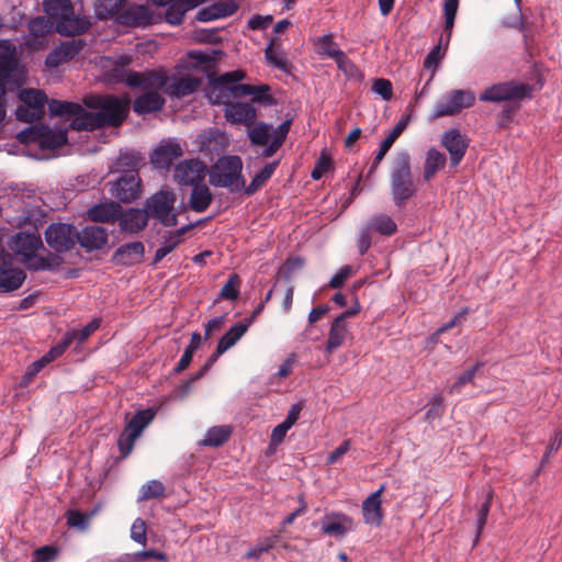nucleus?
<instances>
[{
  "mask_svg": "<svg viewBox=\"0 0 562 562\" xmlns=\"http://www.w3.org/2000/svg\"><path fill=\"white\" fill-rule=\"evenodd\" d=\"M246 77V72L241 69L225 72L221 76H210L209 86L206 88V97L212 104L233 103V100L247 95L252 97L254 102L272 104L273 98L269 94L270 87L268 85L252 86L249 83H240Z\"/></svg>",
  "mask_w": 562,
  "mask_h": 562,
  "instance_id": "1",
  "label": "nucleus"
},
{
  "mask_svg": "<svg viewBox=\"0 0 562 562\" xmlns=\"http://www.w3.org/2000/svg\"><path fill=\"white\" fill-rule=\"evenodd\" d=\"M82 101L87 108L97 110L94 114L100 123V128L121 126L130 113L131 100L128 97L89 94Z\"/></svg>",
  "mask_w": 562,
  "mask_h": 562,
  "instance_id": "2",
  "label": "nucleus"
},
{
  "mask_svg": "<svg viewBox=\"0 0 562 562\" xmlns=\"http://www.w3.org/2000/svg\"><path fill=\"white\" fill-rule=\"evenodd\" d=\"M390 188L394 204L402 207L417 191L415 186L411 156L407 151H400L394 156L391 172Z\"/></svg>",
  "mask_w": 562,
  "mask_h": 562,
  "instance_id": "3",
  "label": "nucleus"
},
{
  "mask_svg": "<svg viewBox=\"0 0 562 562\" xmlns=\"http://www.w3.org/2000/svg\"><path fill=\"white\" fill-rule=\"evenodd\" d=\"M209 181L213 187L225 188L232 193L240 192L245 188L241 158L235 155L218 158L210 169Z\"/></svg>",
  "mask_w": 562,
  "mask_h": 562,
  "instance_id": "4",
  "label": "nucleus"
},
{
  "mask_svg": "<svg viewBox=\"0 0 562 562\" xmlns=\"http://www.w3.org/2000/svg\"><path fill=\"white\" fill-rule=\"evenodd\" d=\"M177 195L171 189H161L145 201V209L149 218L158 221L165 227H173L178 224L179 213L175 204Z\"/></svg>",
  "mask_w": 562,
  "mask_h": 562,
  "instance_id": "5",
  "label": "nucleus"
},
{
  "mask_svg": "<svg viewBox=\"0 0 562 562\" xmlns=\"http://www.w3.org/2000/svg\"><path fill=\"white\" fill-rule=\"evenodd\" d=\"M532 87L528 83L506 81L486 88L479 97L484 102L520 101L530 98Z\"/></svg>",
  "mask_w": 562,
  "mask_h": 562,
  "instance_id": "6",
  "label": "nucleus"
},
{
  "mask_svg": "<svg viewBox=\"0 0 562 562\" xmlns=\"http://www.w3.org/2000/svg\"><path fill=\"white\" fill-rule=\"evenodd\" d=\"M475 102V94L471 90L456 89L448 92L445 99L435 104L431 119H440L443 116H453L459 114L463 109L471 108Z\"/></svg>",
  "mask_w": 562,
  "mask_h": 562,
  "instance_id": "7",
  "label": "nucleus"
},
{
  "mask_svg": "<svg viewBox=\"0 0 562 562\" xmlns=\"http://www.w3.org/2000/svg\"><path fill=\"white\" fill-rule=\"evenodd\" d=\"M47 245L57 254L71 250L77 244V229L71 224L52 223L45 229Z\"/></svg>",
  "mask_w": 562,
  "mask_h": 562,
  "instance_id": "8",
  "label": "nucleus"
},
{
  "mask_svg": "<svg viewBox=\"0 0 562 562\" xmlns=\"http://www.w3.org/2000/svg\"><path fill=\"white\" fill-rule=\"evenodd\" d=\"M170 76L164 67L146 69L136 72L131 78V88H142L145 91H157L165 93Z\"/></svg>",
  "mask_w": 562,
  "mask_h": 562,
  "instance_id": "9",
  "label": "nucleus"
},
{
  "mask_svg": "<svg viewBox=\"0 0 562 562\" xmlns=\"http://www.w3.org/2000/svg\"><path fill=\"white\" fill-rule=\"evenodd\" d=\"M29 35L24 37L23 44L32 50L45 47L47 35L55 30L54 21L46 16H36L27 23Z\"/></svg>",
  "mask_w": 562,
  "mask_h": 562,
  "instance_id": "10",
  "label": "nucleus"
},
{
  "mask_svg": "<svg viewBox=\"0 0 562 562\" xmlns=\"http://www.w3.org/2000/svg\"><path fill=\"white\" fill-rule=\"evenodd\" d=\"M85 46L86 42L81 38L64 41L47 54L45 58V66L50 69L57 68L58 66L74 59Z\"/></svg>",
  "mask_w": 562,
  "mask_h": 562,
  "instance_id": "11",
  "label": "nucleus"
},
{
  "mask_svg": "<svg viewBox=\"0 0 562 562\" xmlns=\"http://www.w3.org/2000/svg\"><path fill=\"white\" fill-rule=\"evenodd\" d=\"M360 311V305L358 301L356 302L355 306L351 308L342 312L338 317L334 319L331 323L329 333H328V339L325 346V350L328 355H331L336 349L341 347L344 345L345 338L347 336L348 329L346 319L355 316Z\"/></svg>",
  "mask_w": 562,
  "mask_h": 562,
  "instance_id": "12",
  "label": "nucleus"
},
{
  "mask_svg": "<svg viewBox=\"0 0 562 562\" xmlns=\"http://www.w3.org/2000/svg\"><path fill=\"white\" fill-rule=\"evenodd\" d=\"M134 61L132 55H121L116 58H106L108 67L105 78L112 83H124L131 88V78L137 71L131 70L128 67Z\"/></svg>",
  "mask_w": 562,
  "mask_h": 562,
  "instance_id": "13",
  "label": "nucleus"
},
{
  "mask_svg": "<svg viewBox=\"0 0 562 562\" xmlns=\"http://www.w3.org/2000/svg\"><path fill=\"white\" fill-rule=\"evenodd\" d=\"M205 177V166L199 159L179 162L175 168L173 178L181 186H196Z\"/></svg>",
  "mask_w": 562,
  "mask_h": 562,
  "instance_id": "14",
  "label": "nucleus"
},
{
  "mask_svg": "<svg viewBox=\"0 0 562 562\" xmlns=\"http://www.w3.org/2000/svg\"><path fill=\"white\" fill-rule=\"evenodd\" d=\"M183 155L182 147L176 139L161 142L151 153L150 162L155 168L169 169Z\"/></svg>",
  "mask_w": 562,
  "mask_h": 562,
  "instance_id": "15",
  "label": "nucleus"
},
{
  "mask_svg": "<svg viewBox=\"0 0 562 562\" xmlns=\"http://www.w3.org/2000/svg\"><path fill=\"white\" fill-rule=\"evenodd\" d=\"M321 524L323 533L338 539L344 538L348 532L355 529L353 519L340 512H333L325 515Z\"/></svg>",
  "mask_w": 562,
  "mask_h": 562,
  "instance_id": "16",
  "label": "nucleus"
},
{
  "mask_svg": "<svg viewBox=\"0 0 562 562\" xmlns=\"http://www.w3.org/2000/svg\"><path fill=\"white\" fill-rule=\"evenodd\" d=\"M117 23L126 26H147L154 23V12L145 4H125Z\"/></svg>",
  "mask_w": 562,
  "mask_h": 562,
  "instance_id": "17",
  "label": "nucleus"
},
{
  "mask_svg": "<svg viewBox=\"0 0 562 562\" xmlns=\"http://www.w3.org/2000/svg\"><path fill=\"white\" fill-rule=\"evenodd\" d=\"M385 485L382 484L375 492L370 494L361 505L363 520L367 525L379 527L384 519L382 509V494Z\"/></svg>",
  "mask_w": 562,
  "mask_h": 562,
  "instance_id": "18",
  "label": "nucleus"
},
{
  "mask_svg": "<svg viewBox=\"0 0 562 562\" xmlns=\"http://www.w3.org/2000/svg\"><path fill=\"white\" fill-rule=\"evenodd\" d=\"M441 145L450 155V165L457 167L465 155L469 142L458 130H449L442 134Z\"/></svg>",
  "mask_w": 562,
  "mask_h": 562,
  "instance_id": "19",
  "label": "nucleus"
},
{
  "mask_svg": "<svg viewBox=\"0 0 562 562\" xmlns=\"http://www.w3.org/2000/svg\"><path fill=\"white\" fill-rule=\"evenodd\" d=\"M251 102H233L224 109L225 119L232 124L251 126L257 119V110Z\"/></svg>",
  "mask_w": 562,
  "mask_h": 562,
  "instance_id": "20",
  "label": "nucleus"
},
{
  "mask_svg": "<svg viewBox=\"0 0 562 562\" xmlns=\"http://www.w3.org/2000/svg\"><path fill=\"white\" fill-rule=\"evenodd\" d=\"M19 59L16 47L9 40L0 41V85L5 86L16 71Z\"/></svg>",
  "mask_w": 562,
  "mask_h": 562,
  "instance_id": "21",
  "label": "nucleus"
},
{
  "mask_svg": "<svg viewBox=\"0 0 562 562\" xmlns=\"http://www.w3.org/2000/svg\"><path fill=\"white\" fill-rule=\"evenodd\" d=\"M202 85V79L193 76L172 75L166 87L165 94L171 98H184L194 93Z\"/></svg>",
  "mask_w": 562,
  "mask_h": 562,
  "instance_id": "22",
  "label": "nucleus"
},
{
  "mask_svg": "<svg viewBox=\"0 0 562 562\" xmlns=\"http://www.w3.org/2000/svg\"><path fill=\"white\" fill-rule=\"evenodd\" d=\"M112 193L125 203L136 200L140 193V180L137 173H126L120 177L113 183Z\"/></svg>",
  "mask_w": 562,
  "mask_h": 562,
  "instance_id": "23",
  "label": "nucleus"
},
{
  "mask_svg": "<svg viewBox=\"0 0 562 562\" xmlns=\"http://www.w3.org/2000/svg\"><path fill=\"white\" fill-rule=\"evenodd\" d=\"M77 243H79V245L87 251H92L105 246L109 233L108 229L102 226L90 225L86 226L82 231L77 232Z\"/></svg>",
  "mask_w": 562,
  "mask_h": 562,
  "instance_id": "24",
  "label": "nucleus"
},
{
  "mask_svg": "<svg viewBox=\"0 0 562 562\" xmlns=\"http://www.w3.org/2000/svg\"><path fill=\"white\" fill-rule=\"evenodd\" d=\"M54 26L56 32L60 35L75 38L74 36L80 35L89 29L90 22L86 19L76 16L72 9L71 13H67L66 16L60 18L58 21H54Z\"/></svg>",
  "mask_w": 562,
  "mask_h": 562,
  "instance_id": "25",
  "label": "nucleus"
},
{
  "mask_svg": "<svg viewBox=\"0 0 562 562\" xmlns=\"http://www.w3.org/2000/svg\"><path fill=\"white\" fill-rule=\"evenodd\" d=\"M144 254L145 247L142 241L127 243L115 250L113 260L123 266H133L142 262Z\"/></svg>",
  "mask_w": 562,
  "mask_h": 562,
  "instance_id": "26",
  "label": "nucleus"
},
{
  "mask_svg": "<svg viewBox=\"0 0 562 562\" xmlns=\"http://www.w3.org/2000/svg\"><path fill=\"white\" fill-rule=\"evenodd\" d=\"M165 98L157 91H145L133 103V110L138 115L160 111L165 106Z\"/></svg>",
  "mask_w": 562,
  "mask_h": 562,
  "instance_id": "27",
  "label": "nucleus"
},
{
  "mask_svg": "<svg viewBox=\"0 0 562 562\" xmlns=\"http://www.w3.org/2000/svg\"><path fill=\"white\" fill-rule=\"evenodd\" d=\"M43 247L42 238L38 234L32 233H19L11 245V249L14 250L18 255L22 256V259L31 256L36 252L40 248Z\"/></svg>",
  "mask_w": 562,
  "mask_h": 562,
  "instance_id": "28",
  "label": "nucleus"
},
{
  "mask_svg": "<svg viewBox=\"0 0 562 562\" xmlns=\"http://www.w3.org/2000/svg\"><path fill=\"white\" fill-rule=\"evenodd\" d=\"M149 221L148 213L146 209H131L126 211L120 221V225L122 231L135 234L143 231Z\"/></svg>",
  "mask_w": 562,
  "mask_h": 562,
  "instance_id": "29",
  "label": "nucleus"
},
{
  "mask_svg": "<svg viewBox=\"0 0 562 562\" xmlns=\"http://www.w3.org/2000/svg\"><path fill=\"white\" fill-rule=\"evenodd\" d=\"M61 262V257L53 252H48L46 256H40L34 252L22 259V263L30 271H50L59 267Z\"/></svg>",
  "mask_w": 562,
  "mask_h": 562,
  "instance_id": "30",
  "label": "nucleus"
},
{
  "mask_svg": "<svg viewBox=\"0 0 562 562\" xmlns=\"http://www.w3.org/2000/svg\"><path fill=\"white\" fill-rule=\"evenodd\" d=\"M213 201V194L210 188L204 183H199L192 187L189 199V206L196 213H202L209 209Z\"/></svg>",
  "mask_w": 562,
  "mask_h": 562,
  "instance_id": "31",
  "label": "nucleus"
},
{
  "mask_svg": "<svg viewBox=\"0 0 562 562\" xmlns=\"http://www.w3.org/2000/svg\"><path fill=\"white\" fill-rule=\"evenodd\" d=\"M26 279V273L20 268L0 270V292H13L22 286Z\"/></svg>",
  "mask_w": 562,
  "mask_h": 562,
  "instance_id": "32",
  "label": "nucleus"
},
{
  "mask_svg": "<svg viewBox=\"0 0 562 562\" xmlns=\"http://www.w3.org/2000/svg\"><path fill=\"white\" fill-rule=\"evenodd\" d=\"M446 162L447 157L443 153L439 151L435 147L429 148L426 153L424 162V181L429 182L431 179H434L436 173L446 166Z\"/></svg>",
  "mask_w": 562,
  "mask_h": 562,
  "instance_id": "33",
  "label": "nucleus"
},
{
  "mask_svg": "<svg viewBox=\"0 0 562 562\" xmlns=\"http://www.w3.org/2000/svg\"><path fill=\"white\" fill-rule=\"evenodd\" d=\"M126 0H97L94 4L95 16L99 20L114 19L123 11Z\"/></svg>",
  "mask_w": 562,
  "mask_h": 562,
  "instance_id": "34",
  "label": "nucleus"
},
{
  "mask_svg": "<svg viewBox=\"0 0 562 562\" xmlns=\"http://www.w3.org/2000/svg\"><path fill=\"white\" fill-rule=\"evenodd\" d=\"M19 99L21 103L44 116L47 97L43 91L32 88L23 89L19 94Z\"/></svg>",
  "mask_w": 562,
  "mask_h": 562,
  "instance_id": "35",
  "label": "nucleus"
},
{
  "mask_svg": "<svg viewBox=\"0 0 562 562\" xmlns=\"http://www.w3.org/2000/svg\"><path fill=\"white\" fill-rule=\"evenodd\" d=\"M369 229L382 236H392L397 231L394 220L384 213L374 214L366 224Z\"/></svg>",
  "mask_w": 562,
  "mask_h": 562,
  "instance_id": "36",
  "label": "nucleus"
},
{
  "mask_svg": "<svg viewBox=\"0 0 562 562\" xmlns=\"http://www.w3.org/2000/svg\"><path fill=\"white\" fill-rule=\"evenodd\" d=\"M280 160H274L267 164L250 181V183L243 189L244 193L248 196L254 195L258 192L266 182L272 177L277 167L279 166Z\"/></svg>",
  "mask_w": 562,
  "mask_h": 562,
  "instance_id": "37",
  "label": "nucleus"
},
{
  "mask_svg": "<svg viewBox=\"0 0 562 562\" xmlns=\"http://www.w3.org/2000/svg\"><path fill=\"white\" fill-rule=\"evenodd\" d=\"M156 416L155 408L138 411L126 424L125 429L139 437L143 430L153 422Z\"/></svg>",
  "mask_w": 562,
  "mask_h": 562,
  "instance_id": "38",
  "label": "nucleus"
},
{
  "mask_svg": "<svg viewBox=\"0 0 562 562\" xmlns=\"http://www.w3.org/2000/svg\"><path fill=\"white\" fill-rule=\"evenodd\" d=\"M40 128L42 130L40 142L42 148L56 149L64 146L68 142L67 134L63 130L54 131L44 125H40Z\"/></svg>",
  "mask_w": 562,
  "mask_h": 562,
  "instance_id": "39",
  "label": "nucleus"
},
{
  "mask_svg": "<svg viewBox=\"0 0 562 562\" xmlns=\"http://www.w3.org/2000/svg\"><path fill=\"white\" fill-rule=\"evenodd\" d=\"M249 323L239 322L232 326L227 333H225L218 340V353H224L229 348L236 345V342L247 333Z\"/></svg>",
  "mask_w": 562,
  "mask_h": 562,
  "instance_id": "40",
  "label": "nucleus"
},
{
  "mask_svg": "<svg viewBox=\"0 0 562 562\" xmlns=\"http://www.w3.org/2000/svg\"><path fill=\"white\" fill-rule=\"evenodd\" d=\"M248 137L252 145L266 146L272 140V126L258 122L248 127Z\"/></svg>",
  "mask_w": 562,
  "mask_h": 562,
  "instance_id": "41",
  "label": "nucleus"
},
{
  "mask_svg": "<svg viewBox=\"0 0 562 562\" xmlns=\"http://www.w3.org/2000/svg\"><path fill=\"white\" fill-rule=\"evenodd\" d=\"M43 8L47 14V19L52 21H58L60 18L66 16L67 13H71L74 9L70 0H44Z\"/></svg>",
  "mask_w": 562,
  "mask_h": 562,
  "instance_id": "42",
  "label": "nucleus"
},
{
  "mask_svg": "<svg viewBox=\"0 0 562 562\" xmlns=\"http://www.w3.org/2000/svg\"><path fill=\"white\" fill-rule=\"evenodd\" d=\"M231 435L232 428L229 426H214L207 430L201 445L206 447H221L229 439Z\"/></svg>",
  "mask_w": 562,
  "mask_h": 562,
  "instance_id": "43",
  "label": "nucleus"
},
{
  "mask_svg": "<svg viewBox=\"0 0 562 562\" xmlns=\"http://www.w3.org/2000/svg\"><path fill=\"white\" fill-rule=\"evenodd\" d=\"M70 127L75 131H94L100 128V123H98L93 112H88L82 108V111H78L72 116Z\"/></svg>",
  "mask_w": 562,
  "mask_h": 562,
  "instance_id": "44",
  "label": "nucleus"
},
{
  "mask_svg": "<svg viewBox=\"0 0 562 562\" xmlns=\"http://www.w3.org/2000/svg\"><path fill=\"white\" fill-rule=\"evenodd\" d=\"M119 207L115 204H98L88 211L89 218L93 222H110L117 217Z\"/></svg>",
  "mask_w": 562,
  "mask_h": 562,
  "instance_id": "45",
  "label": "nucleus"
},
{
  "mask_svg": "<svg viewBox=\"0 0 562 562\" xmlns=\"http://www.w3.org/2000/svg\"><path fill=\"white\" fill-rule=\"evenodd\" d=\"M459 9V0H445L443 3V15H445V26L443 32L446 33V46L449 45L452 29L454 25L456 15Z\"/></svg>",
  "mask_w": 562,
  "mask_h": 562,
  "instance_id": "46",
  "label": "nucleus"
},
{
  "mask_svg": "<svg viewBox=\"0 0 562 562\" xmlns=\"http://www.w3.org/2000/svg\"><path fill=\"white\" fill-rule=\"evenodd\" d=\"M142 160L140 154L137 151H121L116 160V167L120 171L127 173H136V169Z\"/></svg>",
  "mask_w": 562,
  "mask_h": 562,
  "instance_id": "47",
  "label": "nucleus"
},
{
  "mask_svg": "<svg viewBox=\"0 0 562 562\" xmlns=\"http://www.w3.org/2000/svg\"><path fill=\"white\" fill-rule=\"evenodd\" d=\"M165 485L158 480H151L140 487L138 501L146 502L165 495Z\"/></svg>",
  "mask_w": 562,
  "mask_h": 562,
  "instance_id": "48",
  "label": "nucleus"
},
{
  "mask_svg": "<svg viewBox=\"0 0 562 562\" xmlns=\"http://www.w3.org/2000/svg\"><path fill=\"white\" fill-rule=\"evenodd\" d=\"M265 57L268 64L280 70L288 69V59L283 52H279L274 48V41L272 40L265 49Z\"/></svg>",
  "mask_w": 562,
  "mask_h": 562,
  "instance_id": "49",
  "label": "nucleus"
},
{
  "mask_svg": "<svg viewBox=\"0 0 562 562\" xmlns=\"http://www.w3.org/2000/svg\"><path fill=\"white\" fill-rule=\"evenodd\" d=\"M241 280L237 273H232L226 283L222 286L220 297L224 300L235 301L239 297V286Z\"/></svg>",
  "mask_w": 562,
  "mask_h": 562,
  "instance_id": "50",
  "label": "nucleus"
},
{
  "mask_svg": "<svg viewBox=\"0 0 562 562\" xmlns=\"http://www.w3.org/2000/svg\"><path fill=\"white\" fill-rule=\"evenodd\" d=\"M484 366L483 362H476L473 367L463 371L457 379V381L449 387L450 394H459L461 393V389L463 385L472 382L474 379L475 372Z\"/></svg>",
  "mask_w": 562,
  "mask_h": 562,
  "instance_id": "51",
  "label": "nucleus"
},
{
  "mask_svg": "<svg viewBox=\"0 0 562 562\" xmlns=\"http://www.w3.org/2000/svg\"><path fill=\"white\" fill-rule=\"evenodd\" d=\"M447 47L446 38H443V35H441L439 43L427 54L424 60V67L427 69L436 68L440 59L443 57Z\"/></svg>",
  "mask_w": 562,
  "mask_h": 562,
  "instance_id": "52",
  "label": "nucleus"
},
{
  "mask_svg": "<svg viewBox=\"0 0 562 562\" xmlns=\"http://www.w3.org/2000/svg\"><path fill=\"white\" fill-rule=\"evenodd\" d=\"M318 53L335 59L342 50L338 48L331 35H323L317 38Z\"/></svg>",
  "mask_w": 562,
  "mask_h": 562,
  "instance_id": "53",
  "label": "nucleus"
},
{
  "mask_svg": "<svg viewBox=\"0 0 562 562\" xmlns=\"http://www.w3.org/2000/svg\"><path fill=\"white\" fill-rule=\"evenodd\" d=\"M101 326L100 318H93L85 327L79 330H72L67 333L71 337V340H77L79 344L85 342L99 327Z\"/></svg>",
  "mask_w": 562,
  "mask_h": 562,
  "instance_id": "54",
  "label": "nucleus"
},
{
  "mask_svg": "<svg viewBox=\"0 0 562 562\" xmlns=\"http://www.w3.org/2000/svg\"><path fill=\"white\" fill-rule=\"evenodd\" d=\"M93 513L85 514L76 509H70L66 513L68 526L79 528L80 530L88 528Z\"/></svg>",
  "mask_w": 562,
  "mask_h": 562,
  "instance_id": "55",
  "label": "nucleus"
},
{
  "mask_svg": "<svg viewBox=\"0 0 562 562\" xmlns=\"http://www.w3.org/2000/svg\"><path fill=\"white\" fill-rule=\"evenodd\" d=\"M395 142H396V138H394L390 134L382 140V143L380 145V149L376 153V155L371 164V167L369 168L367 178L371 177L374 173V171L378 169L379 165L381 164V161L383 160V158L385 157V155L387 154V151L390 150V148L393 146V144Z\"/></svg>",
  "mask_w": 562,
  "mask_h": 562,
  "instance_id": "56",
  "label": "nucleus"
},
{
  "mask_svg": "<svg viewBox=\"0 0 562 562\" xmlns=\"http://www.w3.org/2000/svg\"><path fill=\"white\" fill-rule=\"evenodd\" d=\"M167 7L165 12L166 21L171 25L181 24L186 14V9H183L181 0L170 3Z\"/></svg>",
  "mask_w": 562,
  "mask_h": 562,
  "instance_id": "57",
  "label": "nucleus"
},
{
  "mask_svg": "<svg viewBox=\"0 0 562 562\" xmlns=\"http://www.w3.org/2000/svg\"><path fill=\"white\" fill-rule=\"evenodd\" d=\"M180 244L173 239L167 232L164 235V245L159 247L153 260V266L158 265L167 255L173 251Z\"/></svg>",
  "mask_w": 562,
  "mask_h": 562,
  "instance_id": "58",
  "label": "nucleus"
},
{
  "mask_svg": "<svg viewBox=\"0 0 562 562\" xmlns=\"http://www.w3.org/2000/svg\"><path fill=\"white\" fill-rule=\"evenodd\" d=\"M138 437L124 428L117 440V447L121 458H126L133 450L135 441Z\"/></svg>",
  "mask_w": 562,
  "mask_h": 562,
  "instance_id": "59",
  "label": "nucleus"
},
{
  "mask_svg": "<svg viewBox=\"0 0 562 562\" xmlns=\"http://www.w3.org/2000/svg\"><path fill=\"white\" fill-rule=\"evenodd\" d=\"M145 559H153L158 562H167L168 557L165 552L158 551L156 549H148L138 551L131 555L132 562H143Z\"/></svg>",
  "mask_w": 562,
  "mask_h": 562,
  "instance_id": "60",
  "label": "nucleus"
},
{
  "mask_svg": "<svg viewBox=\"0 0 562 562\" xmlns=\"http://www.w3.org/2000/svg\"><path fill=\"white\" fill-rule=\"evenodd\" d=\"M493 501V492L490 491L486 494L484 503L481 505L479 513H477V521H476V528H477V537L480 536L482 529L484 528L486 524V519L492 506Z\"/></svg>",
  "mask_w": 562,
  "mask_h": 562,
  "instance_id": "61",
  "label": "nucleus"
},
{
  "mask_svg": "<svg viewBox=\"0 0 562 562\" xmlns=\"http://www.w3.org/2000/svg\"><path fill=\"white\" fill-rule=\"evenodd\" d=\"M131 538L142 546L147 543L146 524L142 518L134 520L131 527Z\"/></svg>",
  "mask_w": 562,
  "mask_h": 562,
  "instance_id": "62",
  "label": "nucleus"
},
{
  "mask_svg": "<svg viewBox=\"0 0 562 562\" xmlns=\"http://www.w3.org/2000/svg\"><path fill=\"white\" fill-rule=\"evenodd\" d=\"M41 128H40V125H34V126H31V127H27L25 130H22L18 133L16 135V138L23 143V144H29V143H38L41 142Z\"/></svg>",
  "mask_w": 562,
  "mask_h": 562,
  "instance_id": "63",
  "label": "nucleus"
},
{
  "mask_svg": "<svg viewBox=\"0 0 562 562\" xmlns=\"http://www.w3.org/2000/svg\"><path fill=\"white\" fill-rule=\"evenodd\" d=\"M330 167H331L330 158L323 153L319 156V158L317 159V161L312 170L311 177L314 180H319L329 170Z\"/></svg>",
  "mask_w": 562,
  "mask_h": 562,
  "instance_id": "64",
  "label": "nucleus"
}]
</instances>
